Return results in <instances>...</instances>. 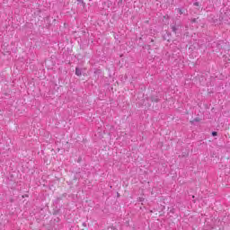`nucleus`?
Listing matches in <instances>:
<instances>
[{"instance_id": "nucleus-1", "label": "nucleus", "mask_w": 230, "mask_h": 230, "mask_svg": "<svg viewBox=\"0 0 230 230\" xmlns=\"http://www.w3.org/2000/svg\"><path fill=\"white\" fill-rule=\"evenodd\" d=\"M75 75H76V76H82V69L76 67L75 68Z\"/></svg>"}, {"instance_id": "nucleus-2", "label": "nucleus", "mask_w": 230, "mask_h": 230, "mask_svg": "<svg viewBox=\"0 0 230 230\" xmlns=\"http://www.w3.org/2000/svg\"><path fill=\"white\" fill-rule=\"evenodd\" d=\"M171 30H172V31L173 32V33H175V34H177V26H175V25H172L171 26Z\"/></svg>"}, {"instance_id": "nucleus-3", "label": "nucleus", "mask_w": 230, "mask_h": 230, "mask_svg": "<svg viewBox=\"0 0 230 230\" xmlns=\"http://www.w3.org/2000/svg\"><path fill=\"white\" fill-rule=\"evenodd\" d=\"M177 12H179L180 15H182L183 12H182V9L181 8H178L177 9Z\"/></svg>"}, {"instance_id": "nucleus-4", "label": "nucleus", "mask_w": 230, "mask_h": 230, "mask_svg": "<svg viewBox=\"0 0 230 230\" xmlns=\"http://www.w3.org/2000/svg\"><path fill=\"white\" fill-rule=\"evenodd\" d=\"M152 102H159V99H157V98H153V99H152Z\"/></svg>"}, {"instance_id": "nucleus-5", "label": "nucleus", "mask_w": 230, "mask_h": 230, "mask_svg": "<svg viewBox=\"0 0 230 230\" xmlns=\"http://www.w3.org/2000/svg\"><path fill=\"white\" fill-rule=\"evenodd\" d=\"M212 136H217V131H214V132H212Z\"/></svg>"}, {"instance_id": "nucleus-6", "label": "nucleus", "mask_w": 230, "mask_h": 230, "mask_svg": "<svg viewBox=\"0 0 230 230\" xmlns=\"http://www.w3.org/2000/svg\"><path fill=\"white\" fill-rule=\"evenodd\" d=\"M194 6H199V2H195Z\"/></svg>"}]
</instances>
